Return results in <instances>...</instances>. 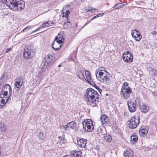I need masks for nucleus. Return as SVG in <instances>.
Instances as JSON below:
<instances>
[{
  "label": "nucleus",
  "mask_w": 157,
  "mask_h": 157,
  "mask_svg": "<svg viewBox=\"0 0 157 157\" xmlns=\"http://www.w3.org/2000/svg\"><path fill=\"white\" fill-rule=\"evenodd\" d=\"M99 96L97 91L91 88H89L86 91L84 98L87 104L93 107L96 106L99 102L96 100L98 98Z\"/></svg>",
  "instance_id": "1"
},
{
  "label": "nucleus",
  "mask_w": 157,
  "mask_h": 157,
  "mask_svg": "<svg viewBox=\"0 0 157 157\" xmlns=\"http://www.w3.org/2000/svg\"><path fill=\"white\" fill-rule=\"evenodd\" d=\"M95 75L97 78L100 81L107 85L110 84V78L109 73L106 71H103L99 68L96 70Z\"/></svg>",
  "instance_id": "2"
},
{
  "label": "nucleus",
  "mask_w": 157,
  "mask_h": 157,
  "mask_svg": "<svg viewBox=\"0 0 157 157\" xmlns=\"http://www.w3.org/2000/svg\"><path fill=\"white\" fill-rule=\"evenodd\" d=\"M128 85V84L127 82H124L122 86L121 90V97L126 99L130 96L132 92V89Z\"/></svg>",
  "instance_id": "3"
},
{
  "label": "nucleus",
  "mask_w": 157,
  "mask_h": 157,
  "mask_svg": "<svg viewBox=\"0 0 157 157\" xmlns=\"http://www.w3.org/2000/svg\"><path fill=\"white\" fill-rule=\"evenodd\" d=\"M35 51L33 50V46L29 45H26L24 49L23 56L26 59H30L34 56Z\"/></svg>",
  "instance_id": "4"
},
{
  "label": "nucleus",
  "mask_w": 157,
  "mask_h": 157,
  "mask_svg": "<svg viewBox=\"0 0 157 157\" xmlns=\"http://www.w3.org/2000/svg\"><path fill=\"white\" fill-rule=\"evenodd\" d=\"M12 89L10 86L8 84H6L3 87L0 95L3 97L9 98L10 97L11 92Z\"/></svg>",
  "instance_id": "5"
},
{
  "label": "nucleus",
  "mask_w": 157,
  "mask_h": 157,
  "mask_svg": "<svg viewBox=\"0 0 157 157\" xmlns=\"http://www.w3.org/2000/svg\"><path fill=\"white\" fill-rule=\"evenodd\" d=\"M84 130L88 132H90L94 129L93 121L90 119L85 120L82 122Z\"/></svg>",
  "instance_id": "6"
},
{
  "label": "nucleus",
  "mask_w": 157,
  "mask_h": 157,
  "mask_svg": "<svg viewBox=\"0 0 157 157\" xmlns=\"http://www.w3.org/2000/svg\"><path fill=\"white\" fill-rule=\"evenodd\" d=\"M140 123L139 117L137 116L132 117L131 119L127 122V125L131 128H135Z\"/></svg>",
  "instance_id": "7"
},
{
  "label": "nucleus",
  "mask_w": 157,
  "mask_h": 157,
  "mask_svg": "<svg viewBox=\"0 0 157 157\" xmlns=\"http://www.w3.org/2000/svg\"><path fill=\"white\" fill-rule=\"evenodd\" d=\"M140 101L138 99L135 100V102L132 101H128L127 104L129 111L131 112H135L136 108V105H138L139 104V105H140Z\"/></svg>",
  "instance_id": "8"
},
{
  "label": "nucleus",
  "mask_w": 157,
  "mask_h": 157,
  "mask_svg": "<svg viewBox=\"0 0 157 157\" xmlns=\"http://www.w3.org/2000/svg\"><path fill=\"white\" fill-rule=\"evenodd\" d=\"M54 59L53 56L49 55H48L44 58L43 61L44 65L48 67L51 66L54 63Z\"/></svg>",
  "instance_id": "9"
},
{
  "label": "nucleus",
  "mask_w": 157,
  "mask_h": 157,
  "mask_svg": "<svg viewBox=\"0 0 157 157\" xmlns=\"http://www.w3.org/2000/svg\"><path fill=\"white\" fill-rule=\"evenodd\" d=\"M18 1L19 0H6V4L10 9L13 11H16L17 9L16 6Z\"/></svg>",
  "instance_id": "10"
},
{
  "label": "nucleus",
  "mask_w": 157,
  "mask_h": 157,
  "mask_svg": "<svg viewBox=\"0 0 157 157\" xmlns=\"http://www.w3.org/2000/svg\"><path fill=\"white\" fill-rule=\"evenodd\" d=\"M123 59L126 62H131L133 60V56L132 54L128 51L126 52L123 54Z\"/></svg>",
  "instance_id": "11"
},
{
  "label": "nucleus",
  "mask_w": 157,
  "mask_h": 157,
  "mask_svg": "<svg viewBox=\"0 0 157 157\" xmlns=\"http://www.w3.org/2000/svg\"><path fill=\"white\" fill-rule=\"evenodd\" d=\"M23 83V77H18L15 80L14 86L18 90L22 86Z\"/></svg>",
  "instance_id": "12"
},
{
  "label": "nucleus",
  "mask_w": 157,
  "mask_h": 157,
  "mask_svg": "<svg viewBox=\"0 0 157 157\" xmlns=\"http://www.w3.org/2000/svg\"><path fill=\"white\" fill-rule=\"evenodd\" d=\"M131 34L132 36L137 41H139L142 38V36L138 31L136 29L132 30L131 31Z\"/></svg>",
  "instance_id": "13"
},
{
  "label": "nucleus",
  "mask_w": 157,
  "mask_h": 157,
  "mask_svg": "<svg viewBox=\"0 0 157 157\" xmlns=\"http://www.w3.org/2000/svg\"><path fill=\"white\" fill-rule=\"evenodd\" d=\"M70 8V6L68 5H66L63 7L62 9L63 17H65L66 18L68 17L70 13L69 10Z\"/></svg>",
  "instance_id": "14"
},
{
  "label": "nucleus",
  "mask_w": 157,
  "mask_h": 157,
  "mask_svg": "<svg viewBox=\"0 0 157 157\" xmlns=\"http://www.w3.org/2000/svg\"><path fill=\"white\" fill-rule=\"evenodd\" d=\"M85 79L86 80V81L91 84L92 86H94L95 88H96L99 92L101 93V92L102 91V90L100 89L94 83V82L92 80L91 78V75L90 76H86V78H85Z\"/></svg>",
  "instance_id": "15"
},
{
  "label": "nucleus",
  "mask_w": 157,
  "mask_h": 157,
  "mask_svg": "<svg viewBox=\"0 0 157 157\" xmlns=\"http://www.w3.org/2000/svg\"><path fill=\"white\" fill-rule=\"evenodd\" d=\"M62 44L58 41V40H55V41L52 44V47L54 50H58L60 49L62 46Z\"/></svg>",
  "instance_id": "16"
},
{
  "label": "nucleus",
  "mask_w": 157,
  "mask_h": 157,
  "mask_svg": "<svg viewBox=\"0 0 157 157\" xmlns=\"http://www.w3.org/2000/svg\"><path fill=\"white\" fill-rule=\"evenodd\" d=\"M17 2V4L16 6L17 9L16 11H20L24 8L25 7V2L21 0H19Z\"/></svg>",
  "instance_id": "17"
},
{
  "label": "nucleus",
  "mask_w": 157,
  "mask_h": 157,
  "mask_svg": "<svg viewBox=\"0 0 157 157\" xmlns=\"http://www.w3.org/2000/svg\"><path fill=\"white\" fill-rule=\"evenodd\" d=\"M77 144L79 147L82 148H84L86 145V141L83 139H77Z\"/></svg>",
  "instance_id": "18"
},
{
  "label": "nucleus",
  "mask_w": 157,
  "mask_h": 157,
  "mask_svg": "<svg viewBox=\"0 0 157 157\" xmlns=\"http://www.w3.org/2000/svg\"><path fill=\"white\" fill-rule=\"evenodd\" d=\"M9 98L5 97H3L0 95V108H2L8 101Z\"/></svg>",
  "instance_id": "19"
},
{
  "label": "nucleus",
  "mask_w": 157,
  "mask_h": 157,
  "mask_svg": "<svg viewBox=\"0 0 157 157\" xmlns=\"http://www.w3.org/2000/svg\"><path fill=\"white\" fill-rule=\"evenodd\" d=\"M124 157H132L133 156V152L131 150H126L123 154Z\"/></svg>",
  "instance_id": "20"
},
{
  "label": "nucleus",
  "mask_w": 157,
  "mask_h": 157,
  "mask_svg": "<svg viewBox=\"0 0 157 157\" xmlns=\"http://www.w3.org/2000/svg\"><path fill=\"white\" fill-rule=\"evenodd\" d=\"M82 152L80 151H73L71 152L70 155L72 157H80Z\"/></svg>",
  "instance_id": "21"
},
{
  "label": "nucleus",
  "mask_w": 157,
  "mask_h": 157,
  "mask_svg": "<svg viewBox=\"0 0 157 157\" xmlns=\"http://www.w3.org/2000/svg\"><path fill=\"white\" fill-rule=\"evenodd\" d=\"M140 107L141 111L144 113H147L149 110V107L147 106L146 104H143Z\"/></svg>",
  "instance_id": "22"
},
{
  "label": "nucleus",
  "mask_w": 157,
  "mask_h": 157,
  "mask_svg": "<svg viewBox=\"0 0 157 157\" xmlns=\"http://www.w3.org/2000/svg\"><path fill=\"white\" fill-rule=\"evenodd\" d=\"M55 39V40H58L59 43L63 44L64 40V37L63 35L59 34L58 36L56 37Z\"/></svg>",
  "instance_id": "23"
},
{
  "label": "nucleus",
  "mask_w": 157,
  "mask_h": 157,
  "mask_svg": "<svg viewBox=\"0 0 157 157\" xmlns=\"http://www.w3.org/2000/svg\"><path fill=\"white\" fill-rule=\"evenodd\" d=\"M148 132V129L147 127L144 126L141 127L139 130L140 134L142 135L146 134Z\"/></svg>",
  "instance_id": "24"
},
{
  "label": "nucleus",
  "mask_w": 157,
  "mask_h": 157,
  "mask_svg": "<svg viewBox=\"0 0 157 157\" xmlns=\"http://www.w3.org/2000/svg\"><path fill=\"white\" fill-rule=\"evenodd\" d=\"M138 140V137L135 133H133L131 136V142L132 144L136 142Z\"/></svg>",
  "instance_id": "25"
},
{
  "label": "nucleus",
  "mask_w": 157,
  "mask_h": 157,
  "mask_svg": "<svg viewBox=\"0 0 157 157\" xmlns=\"http://www.w3.org/2000/svg\"><path fill=\"white\" fill-rule=\"evenodd\" d=\"M85 10L86 12L91 11L92 13H94L95 12H98V9L95 8L92 9V8L90 6H89L87 8H85Z\"/></svg>",
  "instance_id": "26"
},
{
  "label": "nucleus",
  "mask_w": 157,
  "mask_h": 157,
  "mask_svg": "<svg viewBox=\"0 0 157 157\" xmlns=\"http://www.w3.org/2000/svg\"><path fill=\"white\" fill-rule=\"evenodd\" d=\"M101 121L102 124H104L107 123L108 121V119L107 116L106 115H103L101 117Z\"/></svg>",
  "instance_id": "27"
},
{
  "label": "nucleus",
  "mask_w": 157,
  "mask_h": 157,
  "mask_svg": "<svg viewBox=\"0 0 157 157\" xmlns=\"http://www.w3.org/2000/svg\"><path fill=\"white\" fill-rule=\"evenodd\" d=\"M103 138L106 142H111L112 139L111 136L107 134L104 135Z\"/></svg>",
  "instance_id": "28"
},
{
  "label": "nucleus",
  "mask_w": 157,
  "mask_h": 157,
  "mask_svg": "<svg viewBox=\"0 0 157 157\" xmlns=\"http://www.w3.org/2000/svg\"><path fill=\"white\" fill-rule=\"evenodd\" d=\"M54 23V22L48 21L45 23H43L41 25L42 28L48 27L52 26V24Z\"/></svg>",
  "instance_id": "29"
},
{
  "label": "nucleus",
  "mask_w": 157,
  "mask_h": 157,
  "mask_svg": "<svg viewBox=\"0 0 157 157\" xmlns=\"http://www.w3.org/2000/svg\"><path fill=\"white\" fill-rule=\"evenodd\" d=\"M68 125L69 128L71 127V128L73 129H75L76 128V124L73 121H71L68 123Z\"/></svg>",
  "instance_id": "30"
},
{
  "label": "nucleus",
  "mask_w": 157,
  "mask_h": 157,
  "mask_svg": "<svg viewBox=\"0 0 157 157\" xmlns=\"http://www.w3.org/2000/svg\"><path fill=\"white\" fill-rule=\"evenodd\" d=\"M38 138H39V139L40 140H44L45 138V137L44 135L43 134V133L41 132H40L38 135L37 136Z\"/></svg>",
  "instance_id": "31"
},
{
  "label": "nucleus",
  "mask_w": 157,
  "mask_h": 157,
  "mask_svg": "<svg viewBox=\"0 0 157 157\" xmlns=\"http://www.w3.org/2000/svg\"><path fill=\"white\" fill-rule=\"evenodd\" d=\"M81 74H78L77 75V76L80 79H83V78H85V77L83 75V72H80Z\"/></svg>",
  "instance_id": "32"
},
{
  "label": "nucleus",
  "mask_w": 157,
  "mask_h": 157,
  "mask_svg": "<svg viewBox=\"0 0 157 157\" xmlns=\"http://www.w3.org/2000/svg\"><path fill=\"white\" fill-rule=\"evenodd\" d=\"M121 7V6H120V4L118 3L116 4L113 7V8L114 10H116L118 8H120Z\"/></svg>",
  "instance_id": "33"
},
{
  "label": "nucleus",
  "mask_w": 157,
  "mask_h": 157,
  "mask_svg": "<svg viewBox=\"0 0 157 157\" xmlns=\"http://www.w3.org/2000/svg\"><path fill=\"white\" fill-rule=\"evenodd\" d=\"M85 74L86 76L91 75V74L90 73L89 71L88 70H86Z\"/></svg>",
  "instance_id": "34"
},
{
  "label": "nucleus",
  "mask_w": 157,
  "mask_h": 157,
  "mask_svg": "<svg viewBox=\"0 0 157 157\" xmlns=\"http://www.w3.org/2000/svg\"><path fill=\"white\" fill-rule=\"evenodd\" d=\"M63 128L65 130H66L67 129H69L70 128L69 127V126L68 125V123L67 124V125L63 126Z\"/></svg>",
  "instance_id": "35"
},
{
  "label": "nucleus",
  "mask_w": 157,
  "mask_h": 157,
  "mask_svg": "<svg viewBox=\"0 0 157 157\" xmlns=\"http://www.w3.org/2000/svg\"><path fill=\"white\" fill-rule=\"evenodd\" d=\"M31 27H30L29 26H27L23 30V32H24L26 30H28Z\"/></svg>",
  "instance_id": "36"
},
{
  "label": "nucleus",
  "mask_w": 157,
  "mask_h": 157,
  "mask_svg": "<svg viewBox=\"0 0 157 157\" xmlns=\"http://www.w3.org/2000/svg\"><path fill=\"white\" fill-rule=\"evenodd\" d=\"M98 17V15H96V16H94V17H93V18H92L90 20V21H89L88 22H90V21L91 20H93V19H95V18H96Z\"/></svg>",
  "instance_id": "37"
},
{
  "label": "nucleus",
  "mask_w": 157,
  "mask_h": 157,
  "mask_svg": "<svg viewBox=\"0 0 157 157\" xmlns=\"http://www.w3.org/2000/svg\"><path fill=\"white\" fill-rule=\"evenodd\" d=\"M63 134L62 135V136H59L58 138L59 140H60L61 141H62L63 139Z\"/></svg>",
  "instance_id": "38"
},
{
  "label": "nucleus",
  "mask_w": 157,
  "mask_h": 157,
  "mask_svg": "<svg viewBox=\"0 0 157 157\" xmlns=\"http://www.w3.org/2000/svg\"><path fill=\"white\" fill-rule=\"evenodd\" d=\"M12 49V48H7L6 50V53H8L10 51L11 49Z\"/></svg>",
  "instance_id": "39"
},
{
  "label": "nucleus",
  "mask_w": 157,
  "mask_h": 157,
  "mask_svg": "<svg viewBox=\"0 0 157 157\" xmlns=\"http://www.w3.org/2000/svg\"><path fill=\"white\" fill-rule=\"evenodd\" d=\"M104 14V13H100L98 14V17H99L100 16H102Z\"/></svg>",
  "instance_id": "40"
},
{
  "label": "nucleus",
  "mask_w": 157,
  "mask_h": 157,
  "mask_svg": "<svg viewBox=\"0 0 157 157\" xmlns=\"http://www.w3.org/2000/svg\"><path fill=\"white\" fill-rule=\"evenodd\" d=\"M153 35H156L157 34V32L155 31L152 32L151 33Z\"/></svg>",
  "instance_id": "41"
},
{
  "label": "nucleus",
  "mask_w": 157,
  "mask_h": 157,
  "mask_svg": "<svg viewBox=\"0 0 157 157\" xmlns=\"http://www.w3.org/2000/svg\"><path fill=\"white\" fill-rule=\"evenodd\" d=\"M2 82L3 84H4V82L3 81V80L2 79H0V84L1 85H2Z\"/></svg>",
  "instance_id": "42"
},
{
  "label": "nucleus",
  "mask_w": 157,
  "mask_h": 157,
  "mask_svg": "<svg viewBox=\"0 0 157 157\" xmlns=\"http://www.w3.org/2000/svg\"><path fill=\"white\" fill-rule=\"evenodd\" d=\"M119 4H120V6H121V7H122L123 6L125 5L124 4H123L122 3H121Z\"/></svg>",
  "instance_id": "43"
},
{
  "label": "nucleus",
  "mask_w": 157,
  "mask_h": 157,
  "mask_svg": "<svg viewBox=\"0 0 157 157\" xmlns=\"http://www.w3.org/2000/svg\"><path fill=\"white\" fill-rule=\"evenodd\" d=\"M41 28V26H40V27L37 29H36L34 31H37L39 29H40Z\"/></svg>",
  "instance_id": "44"
},
{
  "label": "nucleus",
  "mask_w": 157,
  "mask_h": 157,
  "mask_svg": "<svg viewBox=\"0 0 157 157\" xmlns=\"http://www.w3.org/2000/svg\"><path fill=\"white\" fill-rule=\"evenodd\" d=\"M63 157H70V156L68 155H65V156H64Z\"/></svg>",
  "instance_id": "45"
},
{
  "label": "nucleus",
  "mask_w": 157,
  "mask_h": 157,
  "mask_svg": "<svg viewBox=\"0 0 157 157\" xmlns=\"http://www.w3.org/2000/svg\"><path fill=\"white\" fill-rule=\"evenodd\" d=\"M61 64H59V65H58V67H61Z\"/></svg>",
  "instance_id": "46"
}]
</instances>
